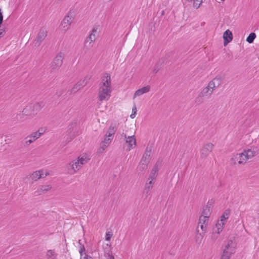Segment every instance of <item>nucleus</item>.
Masks as SVG:
<instances>
[{"label":"nucleus","mask_w":259,"mask_h":259,"mask_svg":"<svg viewBox=\"0 0 259 259\" xmlns=\"http://www.w3.org/2000/svg\"><path fill=\"white\" fill-rule=\"evenodd\" d=\"M113 235V233L111 231H108L106 233L105 240L106 241H110L111 237Z\"/></svg>","instance_id":"obj_36"},{"label":"nucleus","mask_w":259,"mask_h":259,"mask_svg":"<svg viewBox=\"0 0 259 259\" xmlns=\"http://www.w3.org/2000/svg\"><path fill=\"white\" fill-rule=\"evenodd\" d=\"M4 31L3 30H0V37H2L4 35Z\"/></svg>","instance_id":"obj_41"},{"label":"nucleus","mask_w":259,"mask_h":259,"mask_svg":"<svg viewBox=\"0 0 259 259\" xmlns=\"http://www.w3.org/2000/svg\"><path fill=\"white\" fill-rule=\"evenodd\" d=\"M84 259H93L92 257H89V258H87L85 257V258Z\"/></svg>","instance_id":"obj_43"},{"label":"nucleus","mask_w":259,"mask_h":259,"mask_svg":"<svg viewBox=\"0 0 259 259\" xmlns=\"http://www.w3.org/2000/svg\"><path fill=\"white\" fill-rule=\"evenodd\" d=\"M81 240H78V244H79V252L80 255V259H84L85 257L89 258L92 257L90 256L87 255L85 252V247L83 244L81 243Z\"/></svg>","instance_id":"obj_20"},{"label":"nucleus","mask_w":259,"mask_h":259,"mask_svg":"<svg viewBox=\"0 0 259 259\" xmlns=\"http://www.w3.org/2000/svg\"><path fill=\"white\" fill-rule=\"evenodd\" d=\"M108 145L105 144L103 142H102L100 144V147L103 150H104L108 147Z\"/></svg>","instance_id":"obj_39"},{"label":"nucleus","mask_w":259,"mask_h":259,"mask_svg":"<svg viewBox=\"0 0 259 259\" xmlns=\"http://www.w3.org/2000/svg\"><path fill=\"white\" fill-rule=\"evenodd\" d=\"M51 189V186L50 185H43L40 186V187L37 190V195H40L42 193H44Z\"/></svg>","instance_id":"obj_25"},{"label":"nucleus","mask_w":259,"mask_h":259,"mask_svg":"<svg viewBox=\"0 0 259 259\" xmlns=\"http://www.w3.org/2000/svg\"><path fill=\"white\" fill-rule=\"evenodd\" d=\"M256 37V35L254 33L252 32L249 34L246 38V41L248 43H252Z\"/></svg>","instance_id":"obj_31"},{"label":"nucleus","mask_w":259,"mask_h":259,"mask_svg":"<svg viewBox=\"0 0 259 259\" xmlns=\"http://www.w3.org/2000/svg\"><path fill=\"white\" fill-rule=\"evenodd\" d=\"M222 2H224L225 0H221Z\"/></svg>","instance_id":"obj_44"},{"label":"nucleus","mask_w":259,"mask_h":259,"mask_svg":"<svg viewBox=\"0 0 259 259\" xmlns=\"http://www.w3.org/2000/svg\"><path fill=\"white\" fill-rule=\"evenodd\" d=\"M150 151H146L144 154L142 159L141 160L145 161L147 163H149L150 160Z\"/></svg>","instance_id":"obj_30"},{"label":"nucleus","mask_w":259,"mask_h":259,"mask_svg":"<svg viewBox=\"0 0 259 259\" xmlns=\"http://www.w3.org/2000/svg\"><path fill=\"white\" fill-rule=\"evenodd\" d=\"M49 175V172L44 169L37 170L33 172L30 176V178L32 181H36L40 178H45Z\"/></svg>","instance_id":"obj_12"},{"label":"nucleus","mask_w":259,"mask_h":259,"mask_svg":"<svg viewBox=\"0 0 259 259\" xmlns=\"http://www.w3.org/2000/svg\"><path fill=\"white\" fill-rule=\"evenodd\" d=\"M212 208V203L209 201L207 205L204 207L201 215L209 217L211 213Z\"/></svg>","instance_id":"obj_19"},{"label":"nucleus","mask_w":259,"mask_h":259,"mask_svg":"<svg viewBox=\"0 0 259 259\" xmlns=\"http://www.w3.org/2000/svg\"><path fill=\"white\" fill-rule=\"evenodd\" d=\"M122 136L124 137L125 143L127 144L126 149L127 151H130L136 147V140L134 135L127 136L126 134H123Z\"/></svg>","instance_id":"obj_10"},{"label":"nucleus","mask_w":259,"mask_h":259,"mask_svg":"<svg viewBox=\"0 0 259 259\" xmlns=\"http://www.w3.org/2000/svg\"><path fill=\"white\" fill-rule=\"evenodd\" d=\"M234 252L235 247L233 245L232 241L230 240L224 249L221 259H230L231 255Z\"/></svg>","instance_id":"obj_6"},{"label":"nucleus","mask_w":259,"mask_h":259,"mask_svg":"<svg viewBox=\"0 0 259 259\" xmlns=\"http://www.w3.org/2000/svg\"><path fill=\"white\" fill-rule=\"evenodd\" d=\"M209 217L207 216L201 215L199 218L198 228L200 227L204 233L206 230V227L208 223Z\"/></svg>","instance_id":"obj_17"},{"label":"nucleus","mask_w":259,"mask_h":259,"mask_svg":"<svg viewBox=\"0 0 259 259\" xmlns=\"http://www.w3.org/2000/svg\"><path fill=\"white\" fill-rule=\"evenodd\" d=\"M116 131V128L115 125H111L109 128L108 131L106 133V135H107L109 137H113V136Z\"/></svg>","instance_id":"obj_28"},{"label":"nucleus","mask_w":259,"mask_h":259,"mask_svg":"<svg viewBox=\"0 0 259 259\" xmlns=\"http://www.w3.org/2000/svg\"><path fill=\"white\" fill-rule=\"evenodd\" d=\"M150 90V87L149 85L145 86L141 89L137 90L133 96V98L135 99L137 97L142 96V95L149 92Z\"/></svg>","instance_id":"obj_18"},{"label":"nucleus","mask_w":259,"mask_h":259,"mask_svg":"<svg viewBox=\"0 0 259 259\" xmlns=\"http://www.w3.org/2000/svg\"><path fill=\"white\" fill-rule=\"evenodd\" d=\"M214 145L211 143L204 144L200 150V157L206 158L213 150Z\"/></svg>","instance_id":"obj_7"},{"label":"nucleus","mask_w":259,"mask_h":259,"mask_svg":"<svg viewBox=\"0 0 259 259\" xmlns=\"http://www.w3.org/2000/svg\"><path fill=\"white\" fill-rule=\"evenodd\" d=\"M90 159V156L86 153L80 154L76 159L73 160L66 166L67 172L73 175L79 170L82 166Z\"/></svg>","instance_id":"obj_2"},{"label":"nucleus","mask_w":259,"mask_h":259,"mask_svg":"<svg viewBox=\"0 0 259 259\" xmlns=\"http://www.w3.org/2000/svg\"><path fill=\"white\" fill-rule=\"evenodd\" d=\"M136 113L137 108L136 106H134L132 109V113L130 115V117L133 119L134 118L136 117Z\"/></svg>","instance_id":"obj_37"},{"label":"nucleus","mask_w":259,"mask_h":259,"mask_svg":"<svg viewBox=\"0 0 259 259\" xmlns=\"http://www.w3.org/2000/svg\"><path fill=\"white\" fill-rule=\"evenodd\" d=\"M81 89V87H80V86L78 85L77 83H76L71 90V93H75Z\"/></svg>","instance_id":"obj_34"},{"label":"nucleus","mask_w":259,"mask_h":259,"mask_svg":"<svg viewBox=\"0 0 259 259\" xmlns=\"http://www.w3.org/2000/svg\"><path fill=\"white\" fill-rule=\"evenodd\" d=\"M223 38L225 44L230 42L233 38L232 32L229 30H227L223 34Z\"/></svg>","instance_id":"obj_22"},{"label":"nucleus","mask_w":259,"mask_h":259,"mask_svg":"<svg viewBox=\"0 0 259 259\" xmlns=\"http://www.w3.org/2000/svg\"><path fill=\"white\" fill-rule=\"evenodd\" d=\"M154 183L155 181L147 179L143 191V195H145L146 197H147L150 195Z\"/></svg>","instance_id":"obj_14"},{"label":"nucleus","mask_w":259,"mask_h":259,"mask_svg":"<svg viewBox=\"0 0 259 259\" xmlns=\"http://www.w3.org/2000/svg\"><path fill=\"white\" fill-rule=\"evenodd\" d=\"M158 170V166L155 165L151 170L148 179L155 181L156 178Z\"/></svg>","instance_id":"obj_23"},{"label":"nucleus","mask_w":259,"mask_h":259,"mask_svg":"<svg viewBox=\"0 0 259 259\" xmlns=\"http://www.w3.org/2000/svg\"><path fill=\"white\" fill-rule=\"evenodd\" d=\"M109 259H114V256L112 255H111L109 256Z\"/></svg>","instance_id":"obj_42"},{"label":"nucleus","mask_w":259,"mask_h":259,"mask_svg":"<svg viewBox=\"0 0 259 259\" xmlns=\"http://www.w3.org/2000/svg\"><path fill=\"white\" fill-rule=\"evenodd\" d=\"M47 35V31L45 28L40 29L35 40V46L38 47Z\"/></svg>","instance_id":"obj_13"},{"label":"nucleus","mask_w":259,"mask_h":259,"mask_svg":"<svg viewBox=\"0 0 259 259\" xmlns=\"http://www.w3.org/2000/svg\"><path fill=\"white\" fill-rule=\"evenodd\" d=\"M26 140L25 141V144L26 145H29V144L35 141V140H33V138H26Z\"/></svg>","instance_id":"obj_38"},{"label":"nucleus","mask_w":259,"mask_h":259,"mask_svg":"<svg viewBox=\"0 0 259 259\" xmlns=\"http://www.w3.org/2000/svg\"><path fill=\"white\" fill-rule=\"evenodd\" d=\"M258 152V148L257 147H252L250 149L245 150L242 154L245 156L246 161L255 155Z\"/></svg>","instance_id":"obj_16"},{"label":"nucleus","mask_w":259,"mask_h":259,"mask_svg":"<svg viewBox=\"0 0 259 259\" xmlns=\"http://www.w3.org/2000/svg\"><path fill=\"white\" fill-rule=\"evenodd\" d=\"M44 133V131L43 129H39L37 131L34 132L29 136H27L26 139L33 138V140L35 141L38 139Z\"/></svg>","instance_id":"obj_21"},{"label":"nucleus","mask_w":259,"mask_h":259,"mask_svg":"<svg viewBox=\"0 0 259 259\" xmlns=\"http://www.w3.org/2000/svg\"><path fill=\"white\" fill-rule=\"evenodd\" d=\"M90 77L89 76H85L84 78L80 79L77 83L81 88L84 87L89 81Z\"/></svg>","instance_id":"obj_27"},{"label":"nucleus","mask_w":259,"mask_h":259,"mask_svg":"<svg viewBox=\"0 0 259 259\" xmlns=\"http://www.w3.org/2000/svg\"><path fill=\"white\" fill-rule=\"evenodd\" d=\"M189 2L193 3V7L195 9H198L202 3L203 2V0H187Z\"/></svg>","instance_id":"obj_29"},{"label":"nucleus","mask_w":259,"mask_h":259,"mask_svg":"<svg viewBox=\"0 0 259 259\" xmlns=\"http://www.w3.org/2000/svg\"><path fill=\"white\" fill-rule=\"evenodd\" d=\"M231 163L232 164H244L246 162V158L245 156L241 153H237L233 155L230 160Z\"/></svg>","instance_id":"obj_9"},{"label":"nucleus","mask_w":259,"mask_h":259,"mask_svg":"<svg viewBox=\"0 0 259 259\" xmlns=\"http://www.w3.org/2000/svg\"><path fill=\"white\" fill-rule=\"evenodd\" d=\"M47 259H56L54 252L52 250H49L47 253Z\"/></svg>","instance_id":"obj_32"},{"label":"nucleus","mask_w":259,"mask_h":259,"mask_svg":"<svg viewBox=\"0 0 259 259\" xmlns=\"http://www.w3.org/2000/svg\"><path fill=\"white\" fill-rule=\"evenodd\" d=\"M64 58V54L60 52L55 57L51 64V67L53 69H59L62 64L63 60Z\"/></svg>","instance_id":"obj_8"},{"label":"nucleus","mask_w":259,"mask_h":259,"mask_svg":"<svg viewBox=\"0 0 259 259\" xmlns=\"http://www.w3.org/2000/svg\"><path fill=\"white\" fill-rule=\"evenodd\" d=\"M228 213L225 212L222 214L220 219L218 220L215 226L212 229V237L215 239L223 231L224 226L228 218Z\"/></svg>","instance_id":"obj_3"},{"label":"nucleus","mask_w":259,"mask_h":259,"mask_svg":"<svg viewBox=\"0 0 259 259\" xmlns=\"http://www.w3.org/2000/svg\"><path fill=\"white\" fill-rule=\"evenodd\" d=\"M161 64L162 63H158L155 64L153 69V72L155 73H156L160 70Z\"/></svg>","instance_id":"obj_35"},{"label":"nucleus","mask_w":259,"mask_h":259,"mask_svg":"<svg viewBox=\"0 0 259 259\" xmlns=\"http://www.w3.org/2000/svg\"><path fill=\"white\" fill-rule=\"evenodd\" d=\"M110 76L108 73L103 75L99 85L98 97L100 101H108L112 92Z\"/></svg>","instance_id":"obj_1"},{"label":"nucleus","mask_w":259,"mask_h":259,"mask_svg":"<svg viewBox=\"0 0 259 259\" xmlns=\"http://www.w3.org/2000/svg\"><path fill=\"white\" fill-rule=\"evenodd\" d=\"M3 16L2 15V13L1 12V10L0 9V25L3 22Z\"/></svg>","instance_id":"obj_40"},{"label":"nucleus","mask_w":259,"mask_h":259,"mask_svg":"<svg viewBox=\"0 0 259 259\" xmlns=\"http://www.w3.org/2000/svg\"><path fill=\"white\" fill-rule=\"evenodd\" d=\"M74 20V16L71 13H69L61 22L60 27L62 31L66 32Z\"/></svg>","instance_id":"obj_5"},{"label":"nucleus","mask_w":259,"mask_h":259,"mask_svg":"<svg viewBox=\"0 0 259 259\" xmlns=\"http://www.w3.org/2000/svg\"><path fill=\"white\" fill-rule=\"evenodd\" d=\"M148 163L141 160L139 164L137 166V170L139 171H143L147 169Z\"/></svg>","instance_id":"obj_26"},{"label":"nucleus","mask_w":259,"mask_h":259,"mask_svg":"<svg viewBox=\"0 0 259 259\" xmlns=\"http://www.w3.org/2000/svg\"><path fill=\"white\" fill-rule=\"evenodd\" d=\"M113 138V137H109L107 135H106L105 137L102 142L109 145V144L111 143V141L112 140Z\"/></svg>","instance_id":"obj_33"},{"label":"nucleus","mask_w":259,"mask_h":259,"mask_svg":"<svg viewBox=\"0 0 259 259\" xmlns=\"http://www.w3.org/2000/svg\"><path fill=\"white\" fill-rule=\"evenodd\" d=\"M223 77L221 75H217L208 83L207 86L213 92L214 90L218 88L221 84Z\"/></svg>","instance_id":"obj_11"},{"label":"nucleus","mask_w":259,"mask_h":259,"mask_svg":"<svg viewBox=\"0 0 259 259\" xmlns=\"http://www.w3.org/2000/svg\"><path fill=\"white\" fill-rule=\"evenodd\" d=\"M42 108V106L40 103H36L32 105H30L27 106L25 109H24L23 112L24 113H26L27 110L29 109H31V112L30 113L29 115H35L37 113V112L40 111L41 109Z\"/></svg>","instance_id":"obj_15"},{"label":"nucleus","mask_w":259,"mask_h":259,"mask_svg":"<svg viewBox=\"0 0 259 259\" xmlns=\"http://www.w3.org/2000/svg\"><path fill=\"white\" fill-rule=\"evenodd\" d=\"M97 32V28L96 27L93 28L90 34L86 37L84 41L83 50L88 51L93 48L94 45V42L96 39V34Z\"/></svg>","instance_id":"obj_4"},{"label":"nucleus","mask_w":259,"mask_h":259,"mask_svg":"<svg viewBox=\"0 0 259 259\" xmlns=\"http://www.w3.org/2000/svg\"><path fill=\"white\" fill-rule=\"evenodd\" d=\"M212 93V90L207 85L202 89L200 94L202 97H210Z\"/></svg>","instance_id":"obj_24"}]
</instances>
